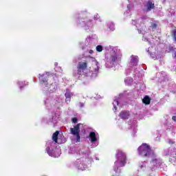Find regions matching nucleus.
<instances>
[{
    "label": "nucleus",
    "instance_id": "f257e3e1",
    "mask_svg": "<svg viewBox=\"0 0 176 176\" xmlns=\"http://www.w3.org/2000/svg\"><path fill=\"white\" fill-rule=\"evenodd\" d=\"M126 153L120 150L117 151V160L115 162L114 171L119 173V167H124L126 166Z\"/></svg>",
    "mask_w": 176,
    "mask_h": 176
},
{
    "label": "nucleus",
    "instance_id": "f03ea898",
    "mask_svg": "<svg viewBox=\"0 0 176 176\" xmlns=\"http://www.w3.org/2000/svg\"><path fill=\"white\" fill-rule=\"evenodd\" d=\"M139 155L143 157L153 156V151L151 149V146L146 144H142L138 148Z\"/></svg>",
    "mask_w": 176,
    "mask_h": 176
},
{
    "label": "nucleus",
    "instance_id": "7ed1b4c3",
    "mask_svg": "<svg viewBox=\"0 0 176 176\" xmlns=\"http://www.w3.org/2000/svg\"><path fill=\"white\" fill-rule=\"evenodd\" d=\"M47 147L46 148V152L48 153L49 156L52 157H59L60 153L59 149L53 150V146H54V142L50 141L47 143Z\"/></svg>",
    "mask_w": 176,
    "mask_h": 176
},
{
    "label": "nucleus",
    "instance_id": "20e7f679",
    "mask_svg": "<svg viewBox=\"0 0 176 176\" xmlns=\"http://www.w3.org/2000/svg\"><path fill=\"white\" fill-rule=\"evenodd\" d=\"M89 61L92 63V67H91V78H96L100 71V63L95 59V58H90Z\"/></svg>",
    "mask_w": 176,
    "mask_h": 176
},
{
    "label": "nucleus",
    "instance_id": "39448f33",
    "mask_svg": "<svg viewBox=\"0 0 176 176\" xmlns=\"http://www.w3.org/2000/svg\"><path fill=\"white\" fill-rule=\"evenodd\" d=\"M121 59L122 54L120 53V51L114 50L111 53L110 63H118V61H120Z\"/></svg>",
    "mask_w": 176,
    "mask_h": 176
},
{
    "label": "nucleus",
    "instance_id": "423d86ee",
    "mask_svg": "<svg viewBox=\"0 0 176 176\" xmlns=\"http://www.w3.org/2000/svg\"><path fill=\"white\" fill-rule=\"evenodd\" d=\"M80 124H78L74 128L70 129L71 134L74 135V137H76L77 142L80 141V135L79 134L80 133Z\"/></svg>",
    "mask_w": 176,
    "mask_h": 176
},
{
    "label": "nucleus",
    "instance_id": "0eeeda50",
    "mask_svg": "<svg viewBox=\"0 0 176 176\" xmlns=\"http://www.w3.org/2000/svg\"><path fill=\"white\" fill-rule=\"evenodd\" d=\"M87 68V63L80 62L77 66V75H84L85 70Z\"/></svg>",
    "mask_w": 176,
    "mask_h": 176
},
{
    "label": "nucleus",
    "instance_id": "6e6552de",
    "mask_svg": "<svg viewBox=\"0 0 176 176\" xmlns=\"http://www.w3.org/2000/svg\"><path fill=\"white\" fill-rule=\"evenodd\" d=\"M83 162H85V159L83 158L77 160L76 161V167L78 170H81V171H83L86 167H87V165H86V164H83Z\"/></svg>",
    "mask_w": 176,
    "mask_h": 176
},
{
    "label": "nucleus",
    "instance_id": "1a4fd4ad",
    "mask_svg": "<svg viewBox=\"0 0 176 176\" xmlns=\"http://www.w3.org/2000/svg\"><path fill=\"white\" fill-rule=\"evenodd\" d=\"M50 76V73L46 72L45 74H43V75L39 74V79L41 80V85H43V86H46L47 83V80H46V78H48V76Z\"/></svg>",
    "mask_w": 176,
    "mask_h": 176
},
{
    "label": "nucleus",
    "instance_id": "9d476101",
    "mask_svg": "<svg viewBox=\"0 0 176 176\" xmlns=\"http://www.w3.org/2000/svg\"><path fill=\"white\" fill-rule=\"evenodd\" d=\"M140 21H133L132 24L133 25H136L140 34H144V30H145V27H144V24L140 25ZM142 26V28H140Z\"/></svg>",
    "mask_w": 176,
    "mask_h": 176
},
{
    "label": "nucleus",
    "instance_id": "9b49d317",
    "mask_svg": "<svg viewBox=\"0 0 176 176\" xmlns=\"http://www.w3.org/2000/svg\"><path fill=\"white\" fill-rule=\"evenodd\" d=\"M150 164L151 167L160 168V167H162V161H160V160L154 159L151 162Z\"/></svg>",
    "mask_w": 176,
    "mask_h": 176
},
{
    "label": "nucleus",
    "instance_id": "f8f14e48",
    "mask_svg": "<svg viewBox=\"0 0 176 176\" xmlns=\"http://www.w3.org/2000/svg\"><path fill=\"white\" fill-rule=\"evenodd\" d=\"M89 141H91V142H97V141H98V136L96 135V133L91 132L89 133Z\"/></svg>",
    "mask_w": 176,
    "mask_h": 176
},
{
    "label": "nucleus",
    "instance_id": "ddd939ff",
    "mask_svg": "<svg viewBox=\"0 0 176 176\" xmlns=\"http://www.w3.org/2000/svg\"><path fill=\"white\" fill-rule=\"evenodd\" d=\"M137 64H138V57L132 56L131 59V67H135Z\"/></svg>",
    "mask_w": 176,
    "mask_h": 176
},
{
    "label": "nucleus",
    "instance_id": "4468645a",
    "mask_svg": "<svg viewBox=\"0 0 176 176\" xmlns=\"http://www.w3.org/2000/svg\"><path fill=\"white\" fill-rule=\"evenodd\" d=\"M56 89H57V84L56 83H52L45 90H49L50 93H54V91H56Z\"/></svg>",
    "mask_w": 176,
    "mask_h": 176
},
{
    "label": "nucleus",
    "instance_id": "2eb2a0df",
    "mask_svg": "<svg viewBox=\"0 0 176 176\" xmlns=\"http://www.w3.org/2000/svg\"><path fill=\"white\" fill-rule=\"evenodd\" d=\"M120 117L121 118V119H127L130 117V113H129V111H122L120 113Z\"/></svg>",
    "mask_w": 176,
    "mask_h": 176
},
{
    "label": "nucleus",
    "instance_id": "dca6fc26",
    "mask_svg": "<svg viewBox=\"0 0 176 176\" xmlns=\"http://www.w3.org/2000/svg\"><path fill=\"white\" fill-rule=\"evenodd\" d=\"M153 8H155V4H154V3H152V2L148 1V2L146 3V10L147 11L152 10V9H153Z\"/></svg>",
    "mask_w": 176,
    "mask_h": 176
},
{
    "label": "nucleus",
    "instance_id": "f3484780",
    "mask_svg": "<svg viewBox=\"0 0 176 176\" xmlns=\"http://www.w3.org/2000/svg\"><path fill=\"white\" fill-rule=\"evenodd\" d=\"M65 96L66 98L65 101H66L67 104H68L71 101V92L67 91L65 93Z\"/></svg>",
    "mask_w": 176,
    "mask_h": 176
},
{
    "label": "nucleus",
    "instance_id": "a211bd4d",
    "mask_svg": "<svg viewBox=\"0 0 176 176\" xmlns=\"http://www.w3.org/2000/svg\"><path fill=\"white\" fill-rule=\"evenodd\" d=\"M113 111L114 112H116V111H118V107L119 106V101L115 99L114 101L113 102Z\"/></svg>",
    "mask_w": 176,
    "mask_h": 176
},
{
    "label": "nucleus",
    "instance_id": "6ab92c4d",
    "mask_svg": "<svg viewBox=\"0 0 176 176\" xmlns=\"http://www.w3.org/2000/svg\"><path fill=\"white\" fill-rule=\"evenodd\" d=\"M142 102L144 104H146V105H148L151 104V98H148V96H146L143 99H142Z\"/></svg>",
    "mask_w": 176,
    "mask_h": 176
},
{
    "label": "nucleus",
    "instance_id": "aec40b11",
    "mask_svg": "<svg viewBox=\"0 0 176 176\" xmlns=\"http://www.w3.org/2000/svg\"><path fill=\"white\" fill-rule=\"evenodd\" d=\"M58 131H56L52 135V140L56 144H57V140L58 138Z\"/></svg>",
    "mask_w": 176,
    "mask_h": 176
},
{
    "label": "nucleus",
    "instance_id": "412c9836",
    "mask_svg": "<svg viewBox=\"0 0 176 176\" xmlns=\"http://www.w3.org/2000/svg\"><path fill=\"white\" fill-rule=\"evenodd\" d=\"M124 82L125 85H127L129 86L131 85V83H133V78L127 77L125 78Z\"/></svg>",
    "mask_w": 176,
    "mask_h": 176
},
{
    "label": "nucleus",
    "instance_id": "4be33fe9",
    "mask_svg": "<svg viewBox=\"0 0 176 176\" xmlns=\"http://www.w3.org/2000/svg\"><path fill=\"white\" fill-rule=\"evenodd\" d=\"M81 25L82 27H87V28L93 27V24L91 23V21H89L87 23H85V22L82 21Z\"/></svg>",
    "mask_w": 176,
    "mask_h": 176
},
{
    "label": "nucleus",
    "instance_id": "5701e85b",
    "mask_svg": "<svg viewBox=\"0 0 176 176\" xmlns=\"http://www.w3.org/2000/svg\"><path fill=\"white\" fill-rule=\"evenodd\" d=\"M146 167V162H142L140 165V168L142 171H144Z\"/></svg>",
    "mask_w": 176,
    "mask_h": 176
},
{
    "label": "nucleus",
    "instance_id": "b1692460",
    "mask_svg": "<svg viewBox=\"0 0 176 176\" xmlns=\"http://www.w3.org/2000/svg\"><path fill=\"white\" fill-rule=\"evenodd\" d=\"M109 28L111 31H114V30H115V24H113V23H110L109 25Z\"/></svg>",
    "mask_w": 176,
    "mask_h": 176
},
{
    "label": "nucleus",
    "instance_id": "393cba45",
    "mask_svg": "<svg viewBox=\"0 0 176 176\" xmlns=\"http://www.w3.org/2000/svg\"><path fill=\"white\" fill-rule=\"evenodd\" d=\"M96 51L100 53V52H102V45H98L96 47Z\"/></svg>",
    "mask_w": 176,
    "mask_h": 176
},
{
    "label": "nucleus",
    "instance_id": "a878e982",
    "mask_svg": "<svg viewBox=\"0 0 176 176\" xmlns=\"http://www.w3.org/2000/svg\"><path fill=\"white\" fill-rule=\"evenodd\" d=\"M156 27H157V25H156V23L151 24V28H152V30H155V28H156Z\"/></svg>",
    "mask_w": 176,
    "mask_h": 176
},
{
    "label": "nucleus",
    "instance_id": "bb28decb",
    "mask_svg": "<svg viewBox=\"0 0 176 176\" xmlns=\"http://www.w3.org/2000/svg\"><path fill=\"white\" fill-rule=\"evenodd\" d=\"M94 20H98V14H96L94 16Z\"/></svg>",
    "mask_w": 176,
    "mask_h": 176
},
{
    "label": "nucleus",
    "instance_id": "cd10ccee",
    "mask_svg": "<svg viewBox=\"0 0 176 176\" xmlns=\"http://www.w3.org/2000/svg\"><path fill=\"white\" fill-rule=\"evenodd\" d=\"M172 35L173 36H176V30H174L173 32H172Z\"/></svg>",
    "mask_w": 176,
    "mask_h": 176
},
{
    "label": "nucleus",
    "instance_id": "c85d7f7f",
    "mask_svg": "<svg viewBox=\"0 0 176 176\" xmlns=\"http://www.w3.org/2000/svg\"><path fill=\"white\" fill-rule=\"evenodd\" d=\"M151 56L152 58H156V59L159 58V56H155L153 55V54H151Z\"/></svg>",
    "mask_w": 176,
    "mask_h": 176
},
{
    "label": "nucleus",
    "instance_id": "c756f323",
    "mask_svg": "<svg viewBox=\"0 0 176 176\" xmlns=\"http://www.w3.org/2000/svg\"><path fill=\"white\" fill-rule=\"evenodd\" d=\"M72 122H73V123H76V122H78V119H76V118H74L72 119Z\"/></svg>",
    "mask_w": 176,
    "mask_h": 176
},
{
    "label": "nucleus",
    "instance_id": "7c9ffc66",
    "mask_svg": "<svg viewBox=\"0 0 176 176\" xmlns=\"http://www.w3.org/2000/svg\"><path fill=\"white\" fill-rule=\"evenodd\" d=\"M89 54H93L94 51L92 50H89Z\"/></svg>",
    "mask_w": 176,
    "mask_h": 176
},
{
    "label": "nucleus",
    "instance_id": "2f4dec72",
    "mask_svg": "<svg viewBox=\"0 0 176 176\" xmlns=\"http://www.w3.org/2000/svg\"><path fill=\"white\" fill-rule=\"evenodd\" d=\"M173 56L174 58H176V51L173 53Z\"/></svg>",
    "mask_w": 176,
    "mask_h": 176
},
{
    "label": "nucleus",
    "instance_id": "473e14b6",
    "mask_svg": "<svg viewBox=\"0 0 176 176\" xmlns=\"http://www.w3.org/2000/svg\"><path fill=\"white\" fill-rule=\"evenodd\" d=\"M80 108H82V107H85V104L84 103H80Z\"/></svg>",
    "mask_w": 176,
    "mask_h": 176
},
{
    "label": "nucleus",
    "instance_id": "72a5a7b5",
    "mask_svg": "<svg viewBox=\"0 0 176 176\" xmlns=\"http://www.w3.org/2000/svg\"><path fill=\"white\" fill-rule=\"evenodd\" d=\"M172 120H174V122H176V116H173Z\"/></svg>",
    "mask_w": 176,
    "mask_h": 176
},
{
    "label": "nucleus",
    "instance_id": "f704fd0d",
    "mask_svg": "<svg viewBox=\"0 0 176 176\" xmlns=\"http://www.w3.org/2000/svg\"><path fill=\"white\" fill-rule=\"evenodd\" d=\"M174 36V41H176V36Z\"/></svg>",
    "mask_w": 176,
    "mask_h": 176
},
{
    "label": "nucleus",
    "instance_id": "c9c22d12",
    "mask_svg": "<svg viewBox=\"0 0 176 176\" xmlns=\"http://www.w3.org/2000/svg\"><path fill=\"white\" fill-rule=\"evenodd\" d=\"M149 50H151V47H148V51H147V52H149Z\"/></svg>",
    "mask_w": 176,
    "mask_h": 176
},
{
    "label": "nucleus",
    "instance_id": "e433bc0d",
    "mask_svg": "<svg viewBox=\"0 0 176 176\" xmlns=\"http://www.w3.org/2000/svg\"><path fill=\"white\" fill-rule=\"evenodd\" d=\"M106 64H107V65H108V64H109V62L107 61Z\"/></svg>",
    "mask_w": 176,
    "mask_h": 176
},
{
    "label": "nucleus",
    "instance_id": "4c0bfd02",
    "mask_svg": "<svg viewBox=\"0 0 176 176\" xmlns=\"http://www.w3.org/2000/svg\"><path fill=\"white\" fill-rule=\"evenodd\" d=\"M21 83H22V82H19V86H21Z\"/></svg>",
    "mask_w": 176,
    "mask_h": 176
},
{
    "label": "nucleus",
    "instance_id": "58836bf2",
    "mask_svg": "<svg viewBox=\"0 0 176 176\" xmlns=\"http://www.w3.org/2000/svg\"><path fill=\"white\" fill-rule=\"evenodd\" d=\"M148 43H151L148 41Z\"/></svg>",
    "mask_w": 176,
    "mask_h": 176
}]
</instances>
